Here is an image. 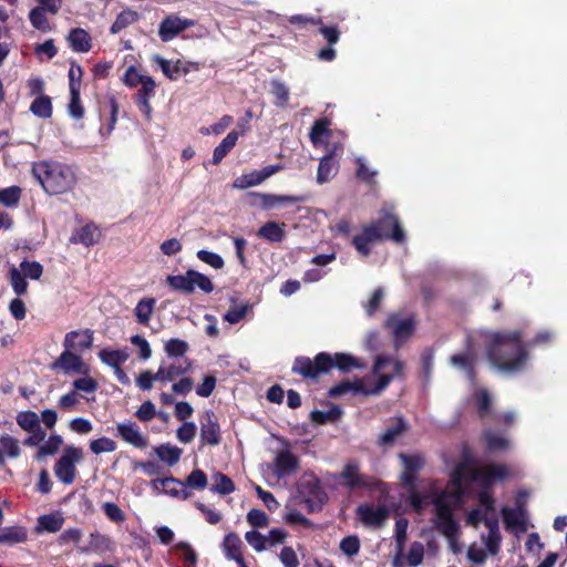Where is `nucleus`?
I'll return each mask as SVG.
<instances>
[{
    "label": "nucleus",
    "instance_id": "obj_1",
    "mask_svg": "<svg viewBox=\"0 0 567 567\" xmlns=\"http://www.w3.org/2000/svg\"><path fill=\"white\" fill-rule=\"evenodd\" d=\"M485 350L488 361L502 371H522L529 358L523 332L519 330L489 333Z\"/></svg>",
    "mask_w": 567,
    "mask_h": 567
},
{
    "label": "nucleus",
    "instance_id": "obj_2",
    "mask_svg": "<svg viewBox=\"0 0 567 567\" xmlns=\"http://www.w3.org/2000/svg\"><path fill=\"white\" fill-rule=\"evenodd\" d=\"M365 368L364 362L346 352H319L313 359L309 357H296L291 371L302 377L305 380L318 381L322 374L329 373L332 369L339 370L347 374L353 370H362Z\"/></svg>",
    "mask_w": 567,
    "mask_h": 567
},
{
    "label": "nucleus",
    "instance_id": "obj_3",
    "mask_svg": "<svg viewBox=\"0 0 567 567\" xmlns=\"http://www.w3.org/2000/svg\"><path fill=\"white\" fill-rule=\"evenodd\" d=\"M404 362L395 357L379 354L375 357L372 365V373L379 375V378L372 388H365L361 380H355L354 382L342 380L329 389L328 396L337 399L349 392H360L367 395L379 394L389 386L394 378H404Z\"/></svg>",
    "mask_w": 567,
    "mask_h": 567
},
{
    "label": "nucleus",
    "instance_id": "obj_4",
    "mask_svg": "<svg viewBox=\"0 0 567 567\" xmlns=\"http://www.w3.org/2000/svg\"><path fill=\"white\" fill-rule=\"evenodd\" d=\"M32 175L49 195H61L73 189L76 175L73 169L56 162H37L32 165Z\"/></svg>",
    "mask_w": 567,
    "mask_h": 567
},
{
    "label": "nucleus",
    "instance_id": "obj_5",
    "mask_svg": "<svg viewBox=\"0 0 567 567\" xmlns=\"http://www.w3.org/2000/svg\"><path fill=\"white\" fill-rule=\"evenodd\" d=\"M93 332L90 329L84 331H70L65 334L63 346L65 350L52 364V369H61L65 373L76 372L86 373L87 367L82 361V358L74 353L72 350H85L92 346Z\"/></svg>",
    "mask_w": 567,
    "mask_h": 567
},
{
    "label": "nucleus",
    "instance_id": "obj_6",
    "mask_svg": "<svg viewBox=\"0 0 567 567\" xmlns=\"http://www.w3.org/2000/svg\"><path fill=\"white\" fill-rule=\"evenodd\" d=\"M166 284L172 290L187 296L193 295L196 287L205 293L213 292L215 288L206 275L195 269H188L184 275H169Z\"/></svg>",
    "mask_w": 567,
    "mask_h": 567
},
{
    "label": "nucleus",
    "instance_id": "obj_7",
    "mask_svg": "<svg viewBox=\"0 0 567 567\" xmlns=\"http://www.w3.org/2000/svg\"><path fill=\"white\" fill-rule=\"evenodd\" d=\"M297 489L308 513L321 511L328 499L320 478L313 473H305L297 485Z\"/></svg>",
    "mask_w": 567,
    "mask_h": 567
},
{
    "label": "nucleus",
    "instance_id": "obj_8",
    "mask_svg": "<svg viewBox=\"0 0 567 567\" xmlns=\"http://www.w3.org/2000/svg\"><path fill=\"white\" fill-rule=\"evenodd\" d=\"M339 483L353 491V489H373L379 485V481L367 474L360 472V463L358 460H349L342 467V471L336 476Z\"/></svg>",
    "mask_w": 567,
    "mask_h": 567
},
{
    "label": "nucleus",
    "instance_id": "obj_9",
    "mask_svg": "<svg viewBox=\"0 0 567 567\" xmlns=\"http://www.w3.org/2000/svg\"><path fill=\"white\" fill-rule=\"evenodd\" d=\"M82 457L83 451L81 447L73 445L64 447L63 454L54 465V474L61 483L70 485L74 482L78 473L76 463H79Z\"/></svg>",
    "mask_w": 567,
    "mask_h": 567
},
{
    "label": "nucleus",
    "instance_id": "obj_10",
    "mask_svg": "<svg viewBox=\"0 0 567 567\" xmlns=\"http://www.w3.org/2000/svg\"><path fill=\"white\" fill-rule=\"evenodd\" d=\"M384 327L393 337V346L399 350L414 333L416 321L414 316L403 318L399 313H390L384 322Z\"/></svg>",
    "mask_w": 567,
    "mask_h": 567
},
{
    "label": "nucleus",
    "instance_id": "obj_11",
    "mask_svg": "<svg viewBox=\"0 0 567 567\" xmlns=\"http://www.w3.org/2000/svg\"><path fill=\"white\" fill-rule=\"evenodd\" d=\"M374 226L379 234V239L392 240L394 243H403L405 240V233L400 224L399 217L391 213H385L375 221L370 223Z\"/></svg>",
    "mask_w": 567,
    "mask_h": 567
},
{
    "label": "nucleus",
    "instance_id": "obj_12",
    "mask_svg": "<svg viewBox=\"0 0 567 567\" xmlns=\"http://www.w3.org/2000/svg\"><path fill=\"white\" fill-rule=\"evenodd\" d=\"M355 513L364 526L374 528L383 526L390 515V512L385 506L380 505L375 507L372 504L359 505Z\"/></svg>",
    "mask_w": 567,
    "mask_h": 567
},
{
    "label": "nucleus",
    "instance_id": "obj_13",
    "mask_svg": "<svg viewBox=\"0 0 567 567\" xmlns=\"http://www.w3.org/2000/svg\"><path fill=\"white\" fill-rule=\"evenodd\" d=\"M194 24V20L182 19L176 14H168L162 20L159 24L158 35L163 42H168Z\"/></svg>",
    "mask_w": 567,
    "mask_h": 567
},
{
    "label": "nucleus",
    "instance_id": "obj_14",
    "mask_svg": "<svg viewBox=\"0 0 567 567\" xmlns=\"http://www.w3.org/2000/svg\"><path fill=\"white\" fill-rule=\"evenodd\" d=\"M509 475L505 464L492 463L473 471L472 482H478L484 488H488L495 481H503Z\"/></svg>",
    "mask_w": 567,
    "mask_h": 567
},
{
    "label": "nucleus",
    "instance_id": "obj_15",
    "mask_svg": "<svg viewBox=\"0 0 567 567\" xmlns=\"http://www.w3.org/2000/svg\"><path fill=\"white\" fill-rule=\"evenodd\" d=\"M200 441L203 444L216 446L221 441L220 425L214 411H206L199 419Z\"/></svg>",
    "mask_w": 567,
    "mask_h": 567
},
{
    "label": "nucleus",
    "instance_id": "obj_16",
    "mask_svg": "<svg viewBox=\"0 0 567 567\" xmlns=\"http://www.w3.org/2000/svg\"><path fill=\"white\" fill-rule=\"evenodd\" d=\"M248 197L250 198L249 204L251 206H259L260 208L268 210L274 208L277 205L285 203H299L303 202L305 197L302 196H293V195H274V194H262L257 192L248 193Z\"/></svg>",
    "mask_w": 567,
    "mask_h": 567
},
{
    "label": "nucleus",
    "instance_id": "obj_17",
    "mask_svg": "<svg viewBox=\"0 0 567 567\" xmlns=\"http://www.w3.org/2000/svg\"><path fill=\"white\" fill-rule=\"evenodd\" d=\"M300 467V461L290 450H281L274 460L272 473L278 478L295 474Z\"/></svg>",
    "mask_w": 567,
    "mask_h": 567
},
{
    "label": "nucleus",
    "instance_id": "obj_18",
    "mask_svg": "<svg viewBox=\"0 0 567 567\" xmlns=\"http://www.w3.org/2000/svg\"><path fill=\"white\" fill-rule=\"evenodd\" d=\"M155 87L154 79L152 76L145 78L141 89L133 96L134 103L147 121L152 117L153 107L150 101L155 94Z\"/></svg>",
    "mask_w": 567,
    "mask_h": 567
},
{
    "label": "nucleus",
    "instance_id": "obj_19",
    "mask_svg": "<svg viewBox=\"0 0 567 567\" xmlns=\"http://www.w3.org/2000/svg\"><path fill=\"white\" fill-rule=\"evenodd\" d=\"M281 169L280 165H269L260 171H252L244 174L234 181L233 186L238 189H246L252 186H257L266 181L271 175L276 174Z\"/></svg>",
    "mask_w": 567,
    "mask_h": 567
},
{
    "label": "nucleus",
    "instance_id": "obj_20",
    "mask_svg": "<svg viewBox=\"0 0 567 567\" xmlns=\"http://www.w3.org/2000/svg\"><path fill=\"white\" fill-rule=\"evenodd\" d=\"M116 435L136 449H145L148 444L147 437L140 432V427L133 422L118 423Z\"/></svg>",
    "mask_w": 567,
    "mask_h": 567
},
{
    "label": "nucleus",
    "instance_id": "obj_21",
    "mask_svg": "<svg viewBox=\"0 0 567 567\" xmlns=\"http://www.w3.org/2000/svg\"><path fill=\"white\" fill-rule=\"evenodd\" d=\"M399 457L402 460L404 466L401 481L405 486L413 488L416 482V473L423 466V458L419 455H408L404 453H400Z\"/></svg>",
    "mask_w": 567,
    "mask_h": 567
},
{
    "label": "nucleus",
    "instance_id": "obj_22",
    "mask_svg": "<svg viewBox=\"0 0 567 567\" xmlns=\"http://www.w3.org/2000/svg\"><path fill=\"white\" fill-rule=\"evenodd\" d=\"M437 529L450 540H454L457 536L460 526L453 517V513L446 505L437 507Z\"/></svg>",
    "mask_w": 567,
    "mask_h": 567
},
{
    "label": "nucleus",
    "instance_id": "obj_23",
    "mask_svg": "<svg viewBox=\"0 0 567 567\" xmlns=\"http://www.w3.org/2000/svg\"><path fill=\"white\" fill-rule=\"evenodd\" d=\"M377 241H381L379 239V234L377 233L375 227L370 226V224L363 226L362 231L352 238V245L363 257H368L371 254L370 245Z\"/></svg>",
    "mask_w": 567,
    "mask_h": 567
},
{
    "label": "nucleus",
    "instance_id": "obj_24",
    "mask_svg": "<svg viewBox=\"0 0 567 567\" xmlns=\"http://www.w3.org/2000/svg\"><path fill=\"white\" fill-rule=\"evenodd\" d=\"M102 234L94 223H87L79 229L74 230L69 241L70 244H82L91 247L100 241Z\"/></svg>",
    "mask_w": 567,
    "mask_h": 567
},
{
    "label": "nucleus",
    "instance_id": "obj_25",
    "mask_svg": "<svg viewBox=\"0 0 567 567\" xmlns=\"http://www.w3.org/2000/svg\"><path fill=\"white\" fill-rule=\"evenodd\" d=\"M221 548L227 559L235 560L238 565H243V563H245L243 555V542L235 532H230L225 535Z\"/></svg>",
    "mask_w": 567,
    "mask_h": 567
},
{
    "label": "nucleus",
    "instance_id": "obj_26",
    "mask_svg": "<svg viewBox=\"0 0 567 567\" xmlns=\"http://www.w3.org/2000/svg\"><path fill=\"white\" fill-rule=\"evenodd\" d=\"M450 362L457 369H461L465 372L467 380L475 384L477 380V373L475 369L476 364V355L472 352L467 353H456L450 358Z\"/></svg>",
    "mask_w": 567,
    "mask_h": 567
},
{
    "label": "nucleus",
    "instance_id": "obj_27",
    "mask_svg": "<svg viewBox=\"0 0 567 567\" xmlns=\"http://www.w3.org/2000/svg\"><path fill=\"white\" fill-rule=\"evenodd\" d=\"M501 513L506 528L517 529L522 533L527 530V524L523 508H511L504 506Z\"/></svg>",
    "mask_w": 567,
    "mask_h": 567
},
{
    "label": "nucleus",
    "instance_id": "obj_28",
    "mask_svg": "<svg viewBox=\"0 0 567 567\" xmlns=\"http://www.w3.org/2000/svg\"><path fill=\"white\" fill-rule=\"evenodd\" d=\"M285 227V223L267 221L257 230V236L269 243H281L286 237Z\"/></svg>",
    "mask_w": 567,
    "mask_h": 567
},
{
    "label": "nucleus",
    "instance_id": "obj_29",
    "mask_svg": "<svg viewBox=\"0 0 567 567\" xmlns=\"http://www.w3.org/2000/svg\"><path fill=\"white\" fill-rule=\"evenodd\" d=\"M68 41L74 52L85 53L92 48L91 35L82 28L72 29L68 35Z\"/></svg>",
    "mask_w": 567,
    "mask_h": 567
},
{
    "label": "nucleus",
    "instance_id": "obj_30",
    "mask_svg": "<svg viewBox=\"0 0 567 567\" xmlns=\"http://www.w3.org/2000/svg\"><path fill=\"white\" fill-rule=\"evenodd\" d=\"M408 423L403 417H395L394 423L388 426V429L379 436L378 444L380 446L392 445L400 435L408 431Z\"/></svg>",
    "mask_w": 567,
    "mask_h": 567
},
{
    "label": "nucleus",
    "instance_id": "obj_31",
    "mask_svg": "<svg viewBox=\"0 0 567 567\" xmlns=\"http://www.w3.org/2000/svg\"><path fill=\"white\" fill-rule=\"evenodd\" d=\"M0 468H2L6 466V456L17 458L21 454V449L19 441L9 434L0 435Z\"/></svg>",
    "mask_w": 567,
    "mask_h": 567
},
{
    "label": "nucleus",
    "instance_id": "obj_32",
    "mask_svg": "<svg viewBox=\"0 0 567 567\" xmlns=\"http://www.w3.org/2000/svg\"><path fill=\"white\" fill-rule=\"evenodd\" d=\"M338 172V163L334 157V153L331 152L323 156L318 166L317 182L323 184L329 182Z\"/></svg>",
    "mask_w": 567,
    "mask_h": 567
},
{
    "label": "nucleus",
    "instance_id": "obj_33",
    "mask_svg": "<svg viewBox=\"0 0 567 567\" xmlns=\"http://www.w3.org/2000/svg\"><path fill=\"white\" fill-rule=\"evenodd\" d=\"M153 60L161 68L163 74L171 81H177L182 75H184L182 66L183 61L181 59L173 61L155 55Z\"/></svg>",
    "mask_w": 567,
    "mask_h": 567
},
{
    "label": "nucleus",
    "instance_id": "obj_34",
    "mask_svg": "<svg viewBox=\"0 0 567 567\" xmlns=\"http://www.w3.org/2000/svg\"><path fill=\"white\" fill-rule=\"evenodd\" d=\"M239 137V133L237 131L229 132L223 141L214 148L213 152V164H219L227 154L236 146Z\"/></svg>",
    "mask_w": 567,
    "mask_h": 567
},
{
    "label": "nucleus",
    "instance_id": "obj_35",
    "mask_svg": "<svg viewBox=\"0 0 567 567\" xmlns=\"http://www.w3.org/2000/svg\"><path fill=\"white\" fill-rule=\"evenodd\" d=\"M97 355L104 364L109 365L113 370L122 367V364L125 363L130 358L126 349H102Z\"/></svg>",
    "mask_w": 567,
    "mask_h": 567
},
{
    "label": "nucleus",
    "instance_id": "obj_36",
    "mask_svg": "<svg viewBox=\"0 0 567 567\" xmlns=\"http://www.w3.org/2000/svg\"><path fill=\"white\" fill-rule=\"evenodd\" d=\"M474 400L480 419L484 420L492 414L493 400L486 389L476 390L474 392Z\"/></svg>",
    "mask_w": 567,
    "mask_h": 567
},
{
    "label": "nucleus",
    "instance_id": "obj_37",
    "mask_svg": "<svg viewBox=\"0 0 567 567\" xmlns=\"http://www.w3.org/2000/svg\"><path fill=\"white\" fill-rule=\"evenodd\" d=\"M62 445H63L62 436L59 434H52L44 442V444H42L38 447L34 458L37 461H42L47 456H53L59 452V450L61 449Z\"/></svg>",
    "mask_w": 567,
    "mask_h": 567
},
{
    "label": "nucleus",
    "instance_id": "obj_38",
    "mask_svg": "<svg viewBox=\"0 0 567 567\" xmlns=\"http://www.w3.org/2000/svg\"><path fill=\"white\" fill-rule=\"evenodd\" d=\"M30 112L39 118H50L53 113L51 97L48 95L35 97L30 105Z\"/></svg>",
    "mask_w": 567,
    "mask_h": 567
},
{
    "label": "nucleus",
    "instance_id": "obj_39",
    "mask_svg": "<svg viewBox=\"0 0 567 567\" xmlns=\"http://www.w3.org/2000/svg\"><path fill=\"white\" fill-rule=\"evenodd\" d=\"M64 523V518L60 514H45L38 518L37 532L56 533Z\"/></svg>",
    "mask_w": 567,
    "mask_h": 567
},
{
    "label": "nucleus",
    "instance_id": "obj_40",
    "mask_svg": "<svg viewBox=\"0 0 567 567\" xmlns=\"http://www.w3.org/2000/svg\"><path fill=\"white\" fill-rule=\"evenodd\" d=\"M138 19H140V14L137 11H134L132 9H125L117 14L115 21L111 25L110 31L112 34L120 33L122 30H124L128 25L138 21Z\"/></svg>",
    "mask_w": 567,
    "mask_h": 567
},
{
    "label": "nucleus",
    "instance_id": "obj_41",
    "mask_svg": "<svg viewBox=\"0 0 567 567\" xmlns=\"http://www.w3.org/2000/svg\"><path fill=\"white\" fill-rule=\"evenodd\" d=\"M270 94L275 97V105L285 107L289 101L290 92L288 86L280 80L270 82Z\"/></svg>",
    "mask_w": 567,
    "mask_h": 567
},
{
    "label": "nucleus",
    "instance_id": "obj_42",
    "mask_svg": "<svg viewBox=\"0 0 567 567\" xmlns=\"http://www.w3.org/2000/svg\"><path fill=\"white\" fill-rule=\"evenodd\" d=\"M342 415V410L338 405H332L328 411L313 410L310 413V420L317 424L334 422Z\"/></svg>",
    "mask_w": 567,
    "mask_h": 567
},
{
    "label": "nucleus",
    "instance_id": "obj_43",
    "mask_svg": "<svg viewBox=\"0 0 567 567\" xmlns=\"http://www.w3.org/2000/svg\"><path fill=\"white\" fill-rule=\"evenodd\" d=\"M111 538L106 535L100 534L97 532L90 534V540L87 548L83 549V551H94V553H106L111 549Z\"/></svg>",
    "mask_w": 567,
    "mask_h": 567
},
{
    "label": "nucleus",
    "instance_id": "obj_44",
    "mask_svg": "<svg viewBox=\"0 0 567 567\" xmlns=\"http://www.w3.org/2000/svg\"><path fill=\"white\" fill-rule=\"evenodd\" d=\"M157 456L167 463V465H175L182 455V450L177 446H172L169 444H162L155 449Z\"/></svg>",
    "mask_w": 567,
    "mask_h": 567
},
{
    "label": "nucleus",
    "instance_id": "obj_45",
    "mask_svg": "<svg viewBox=\"0 0 567 567\" xmlns=\"http://www.w3.org/2000/svg\"><path fill=\"white\" fill-rule=\"evenodd\" d=\"M28 539L25 528L20 526H13L6 528L1 532V544H19L24 543Z\"/></svg>",
    "mask_w": 567,
    "mask_h": 567
},
{
    "label": "nucleus",
    "instance_id": "obj_46",
    "mask_svg": "<svg viewBox=\"0 0 567 567\" xmlns=\"http://www.w3.org/2000/svg\"><path fill=\"white\" fill-rule=\"evenodd\" d=\"M475 470L476 467L474 465H467L466 463H457L452 473V483L455 486L461 487L463 482L473 480V471Z\"/></svg>",
    "mask_w": 567,
    "mask_h": 567
},
{
    "label": "nucleus",
    "instance_id": "obj_47",
    "mask_svg": "<svg viewBox=\"0 0 567 567\" xmlns=\"http://www.w3.org/2000/svg\"><path fill=\"white\" fill-rule=\"evenodd\" d=\"M213 480L215 482L210 487L213 493L228 495L235 491V484L227 475L218 472L213 476Z\"/></svg>",
    "mask_w": 567,
    "mask_h": 567
},
{
    "label": "nucleus",
    "instance_id": "obj_48",
    "mask_svg": "<svg viewBox=\"0 0 567 567\" xmlns=\"http://www.w3.org/2000/svg\"><path fill=\"white\" fill-rule=\"evenodd\" d=\"M154 305L155 300L153 298H144L138 301L135 308V316L138 323H148L154 310Z\"/></svg>",
    "mask_w": 567,
    "mask_h": 567
},
{
    "label": "nucleus",
    "instance_id": "obj_49",
    "mask_svg": "<svg viewBox=\"0 0 567 567\" xmlns=\"http://www.w3.org/2000/svg\"><path fill=\"white\" fill-rule=\"evenodd\" d=\"M17 423L27 432L41 427L38 414L30 410L19 412L17 414Z\"/></svg>",
    "mask_w": 567,
    "mask_h": 567
},
{
    "label": "nucleus",
    "instance_id": "obj_50",
    "mask_svg": "<svg viewBox=\"0 0 567 567\" xmlns=\"http://www.w3.org/2000/svg\"><path fill=\"white\" fill-rule=\"evenodd\" d=\"M45 10L43 8H33L29 13V20L33 28L40 30L42 32H48L51 30V25L45 16Z\"/></svg>",
    "mask_w": 567,
    "mask_h": 567
},
{
    "label": "nucleus",
    "instance_id": "obj_51",
    "mask_svg": "<svg viewBox=\"0 0 567 567\" xmlns=\"http://www.w3.org/2000/svg\"><path fill=\"white\" fill-rule=\"evenodd\" d=\"M164 350L169 358L184 357L189 350V344L182 339L173 338L165 342Z\"/></svg>",
    "mask_w": 567,
    "mask_h": 567
},
{
    "label": "nucleus",
    "instance_id": "obj_52",
    "mask_svg": "<svg viewBox=\"0 0 567 567\" xmlns=\"http://www.w3.org/2000/svg\"><path fill=\"white\" fill-rule=\"evenodd\" d=\"M21 198V188L19 186H10L0 189V204L6 207H14Z\"/></svg>",
    "mask_w": 567,
    "mask_h": 567
},
{
    "label": "nucleus",
    "instance_id": "obj_53",
    "mask_svg": "<svg viewBox=\"0 0 567 567\" xmlns=\"http://www.w3.org/2000/svg\"><path fill=\"white\" fill-rule=\"evenodd\" d=\"M329 125H330V120H328L327 117L316 120L310 128V133H309L310 141L313 144H317L321 140L322 136H324V135L328 136L330 134Z\"/></svg>",
    "mask_w": 567,
    "mask_h": 567
},
{
    "label": "nucleus",
    "instance_id": "obj_54",
    "mask_svg": "<svg viewBox=\"0 0 567 567\" xmlns=\"http://www.w3.org/2000/svg\"><path fill=\"white\" fill-rule=\"evenodd\" d=\"M68 112L74 120H81L84 116V107L81 102V91H70V102Z\"/></svg>",
    "mask_w": 567,
    "mask_h": 567
},
{
    "label": "nucleus",
    "instance_id": "obj_55",
    "mask_svg": "<svg viewBox=\"0 0 567 567\" xmlns=\"http://www.w3.org/2000/svg\"><path fill=\"white\" fill-rule=\"evenodd\" d=\"M10 284L17 296H23L28 290L25 277L17 268H12L9 272Z\"/></svg>",
    "mask_w": 567,
    "mask_h": 567
},
{
    "label": "nucleus",
    "instance_id": "obj_56",
    "mask_svg": "<svg viewBox=\"0 0 567 567\" xmlns=\"http://www.w3.org/2000/svg\"><path fill=\"white\" fill-rule=\"evenodd\" d=\"M168 379L175 380L176 378L188 373L192 369V362L189 359L184 358L171 363L167 368Z\"/></svg>",
    "mask_w": 567,
    "mask_h": 567
},
{
    "label": "nucleus",
    "instance_id": "obj_57",
    "mask_svg": "<svg viewBox=\"0 0 567 567\" xmlns=\"http://www.w3.org/2000/svg\"><path fill=\"white\" fill-rule=\"evenodd\" d=\"M20 272L32 280H39L43 274V266L39 261L23 260L20 264Z\"/></svg>",
    "mask_w": 567,
    "mask_h": 567
},
{
    "label": "nucleus",
    "instance_id": "obj_58",
    "mask_svg": "<svg viewBox=\"0 0 567 567\" xmlns=\"http://www.w3.org/2000/svg\"><path fill=\"white\" fill-rule=\"evenodd\" d=\"M486 447L489 452L505 451L509 447V441L506 437L496 435L492 432L484 434Z\"/></svg>",
    "mask_w": 567,
    "mask_h": 567
},
{
    "label": "nucleus",
    "instance_id": "obj_59",
    "mask_svg": "<svg viewBox=\"0 0 567 567\" xmlns=\"http://www.w3.org/2000/svg\"><path fill=\"white\" fill-rule=\"evenodd\" d=\"M116 447L117 445L115 441L107 436H102L90 442V450L96 455L106 452H114Z\"/></svg>",
    "mask_w": 567,
    "mask_h": 567
},
{
    "label": "nucleus",
    "instance_id": "obj_60",
    "mask_svg": "<svg viewBox=\"0 0 567 567\" xmlns=\"http://www.w3.org/2000/svg\"><path fill=\"white\" fill-rule=\"evenodd\" d=\"M207 475L200 468H195L190 472V474L186 477L185 487L189 486L196 489H204L207 486Z\"/></svg>",
    "mask_w": 567,
    "mask_h": 567
},
{
    "label": "nucleus",
    "instance_id": "obj_61",
    "mask_svg": "<svg viewBox=\"0 0 567 567\" xmlns=\"http://www.w3.org/2000/svg\"><path fill=\"white\" fill-rule=\"evenodd\" d=\"M197 258L213 267L214 269H221L225 266L223 257L216 252L200 249L196 252Z\"/></svg>",
    "mask_w": 567,
    "mask_h": 567
},
{
    "label": "nucleus",
    "instance_id": "obj_62",
    "mask_svg": "<svg viewBox=\"0 0 567 567\" xmlns=\"http://www.w3.org/2000/svg\"><path fill=\"white\" fill-rule=\"evenodd\" d=\"M339 547L344 555L353 557L360 550V539L357 535L347 536L341 539Z\"/></svg>",
    "mask_w": 567,
    "mask_h": 567
},
{
    "label": "nucleus",
    "instance_id": "obj_63",
    "mask_svg": "<svg viewBox=\"0 0 567 567\" xmlns=\"http://www.w3.org/2000/svg\"><path fill=\"white\" fill-rule=\"evenodd\" d=\"M82 76V66L74 61L71 62V66L68 73L70 91H81Z\"/></svg>",
    "mask_w": 567,
    "mask_h": 567
},
{
    "label": "nucleus",
    "instance_id": "obj_64",
    "mask_svg": "<svg viewBox=\"0 0 567 567\" xmlns=\"http://www.w3.org/2000/svg\"><path fill=\"white\" fill-rule=\"evenodd\" d=\"M104 515L113 523H123L126 518L124 512L112 502H106L102 505Z\"/></svg>",
    "mask_w": 567,
    "mask_h": 567
}]
</instances>
